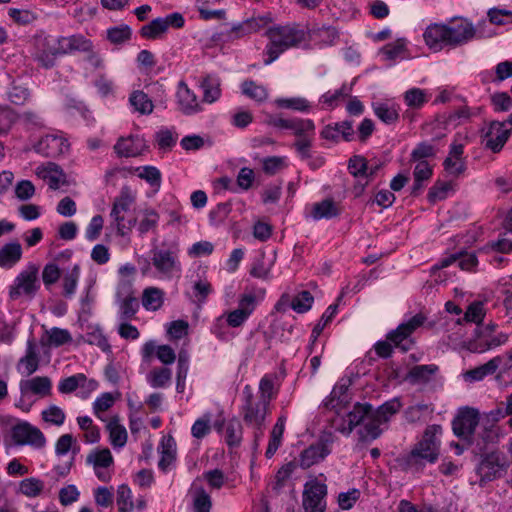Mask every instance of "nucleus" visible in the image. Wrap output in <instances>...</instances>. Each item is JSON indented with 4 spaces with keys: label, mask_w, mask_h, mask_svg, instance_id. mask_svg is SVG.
Instances as JSON below:
<instances>
[{
    "label": "nucleus",
    "mask_w": 512,
    "mask_h": 512,
    "mask_svg": "<svg viewBox=\"0 0 512 512\" xmlns=\"http://www.w3.org/2000/svg\"><path fill=\"white\" fill-rule=\"evenodd\" d=\"M19 388L23 396L37 395L39 397H46L51 394L52 382L47 376H36L21 380Z\"/></svg>",
    "instance_id": "nucleus-23"
},
{
    "label": "nucleus",
    "mask_w": 512,
    "mask_h": 512,
    "mask_svg": "<svg viewBox=\"0 0 512 512\" xmlns=\"http://www.w3.org/2000/svg\"><path fill=\"white\" fill-rule=\"evenodd\" d=\"M433 411L431 405L418 403L408 407L404 412V417L409 423H418L424 421L426 416L432 414Z\"/></svg>",
    "instance_id": "nucleus-49"
},
{
    "label": "nucleus",
    "mask_w": 512,
    "mask_h": 512,
    "mask_svg": "<svg viewBox=\"0 0 512 512\" xmlns=\"http://www.w3.org/2000/svg\"><path fill=\"white\" fill-rule=\"evenodd\" d=\"M242 93L250 99L263 102L268 98L267 89L252 80H245L241 85Z\"/></svg>",
    "instance_id": "nucleus-53"
},
{
    "label": "nucleus",
    "mask_w": 512,
    "mask_h": 512,
    "mask_svg": "<svg viewBox=\"0 0 512 512\" xmlns=\"http://www.w3.org/2000/svg\"><path fill=\"white\" fill-rule=\"evenodd\" d=\"M348 387L346 382H338L332 389L329 397L324 401V405L336 412H339L348 402Z\"/></svg>",
    "instance_id": "nucleus-34"
},
{
    "label": "nucleus",
    "mask_w": 512,
    "mask_h": 512,
    "mask_svg": "<svg viewBox=\"0 0 512 512\" xmlns=\"http://www.w3.org/2000/svg\"><path fill=\"white\" fill-rule=\"evenodd\" d=\"M448 45L457 47L472 40L476 34L473 24L465 18L455 17L445 24Z\"/></svg>",
    "instance_id": "nucleus-10"
},
{
    "label": "nucleus",
    "mask_w": 512,
    "mask_h": 512,
    "mask_svg": "<svg viewBox=\"0 0 512 512\" xmlns=\"http://www.w3.org/2000/svg\"><path fill=\"white\" fill-rule=\"evenodd\" d=\"M437 370L438 367L434 364L417 365L409 371L408 377L413 383H425L431 379Z\"/></svg>",
    "instance_id": "nucleus-54"
},
{
    "label": "nucleus",
    "mask_w": 512,
    "mask_h": 512,
    "mask_svg": "<svg viewBox=\"0 0 512 512\" xmlns=\"http://www.w3.org/2000/svg\"><path fill=\"white\" fill-rule=\"evenodd\" d=\"M401 407L400 399L395 397L380 405L376 410L372 409V414L376 417V421L386 424L400 411Z\"/></svg>",
    "instance_id": "nucleus-43"
},
{
    "label": "nucleus",
    "mask_w": 512,
    "mask_h": 512,
    "mask_svg": "<svg viewBox=\"0 0 512 512\" xmlns=\"http://www.w3.org/2000/svg\"><path fill=\"white\" fill-rule=\"evenodd\" d=\"M442 427L438 424L429 425L422 438L412 447L409 453L401 458L405 471L420 473L427 464H434L440 455Z\"/></svg>",
    "instance_id": "nucleus-1"
},
{
    "label": "nucleus",
    "mask_w": 512,
    "mask_h": 512,
    "mask_svg": "<svg viewBox=\"0 0 512 512\" xmlns=\"http://www.w3.org/2000/svg\"><path fill=\"white\" fill-rule=\"evenodd\" d=\"M118 296V320L121 321H129L135 318L136 313L139 310V302L138 299L132 294L129 293L123 298H120L119 293Z\"/></svg>",
    "instance_id": "nucleus-38"
},
{
    "label": "nucleus",
    "mask_w": 512,
    "mask_h": 512,
    "mask_svg": "<svg viewBox=\"0 0 512 512\" xmlns=\"http://www.w3.org/2000/svg\"><path fill=\"white\" fill-rule=\"evenodd\" d=\"M129 102L140 114L149 115L153 112V102L143 91H134L129 97Z\"/></svg>",
    "instance_id": "nucleus-48"
},
{
    "label": "nucleus",
    "mask_w": 512,
    "mask_h": 512,
    "mask_svg": "<svg viewBox=\"0 0 512 512\" xmlns=\"http://www.w3.org/2000/svg\"><path fill=\"white\" fill-rule=\"evenodd\" d=\"M464 153V145L456 140L451 144L449 154L443 162L445 171L453 176L458 177L465 169V161L462 157Z\"/></svg>",
    "instance_id": "nucleus-22"
},
{
    "label": "nucleus",
    "mask_w": 512,
    "mask_h": 512,
    "mask_svg": "<svg viewBox=\"0 0 512 512\" xmlns=\"http://www.w3.org/2000/svg\"><path fill=\"white\" fill-rule=\"evenodd\" d=\"M154 354H156L158 360L166 366L173 364L176 360V353L169 345L157 346L153 340L144 343L141 348L142 360L146 363H150Z\"/></svg>",
    "instance_id": "nucleus-20"
},
{
    "label": "nucleus",
    "mask_w": 512,
    "mask_h": 512,
    "mask_svg": "<svg viewBox=\"0 0 512 512\" xmlns=\"http://www.w3.org/2000/svg\"><path fill=\"white\" fill-rule=\"evenodd\" d=\"M33 48V59L46 69L54 67L57 57L63 55L60 36L37 34L34 37Z\"/></svg>",
    "instance_id": "nucleus-4"
},
{
    "label": "nucleus",
    "mask_w": 512,
    "mask_h": 512,
    "mask_svg": "<svg viewBox=\"0 0 512 512\" xmlns=\"http://www.w3.org/2000/svg\"><path fill=\"white\" fill-rule=\"evenodd\" d=\"M403 99L409 108L420 109L429 101V96L423 89L411 88L403 94Z\"/></svg>",
    "instance_id": "nucleus-50"
},
{
    "label": "nucleus",
    "mask_w": 512,
    "mask_h": 512,
    "mask_svg": "<svg viewBox=\"0 0 512 512\" xmlns=\"http://www.w3.org/2000/svg\"><path fill=\"white\" fill-rule=\"evenodd\" d=\"M354 130L351 121H343L334 125H327L321 131V136L324 139L332 141H351L353 139Z\"/></svg>",
    "instance_id": "nucleus-28"
},
{
    "label": "nucleus",
    "mask_w": 512,
    "mask_h": 512,
    "mask_svg": "<svg viewBox=\"0 0 512 512\" xmlns=\"http://www.w3.org/2000/svg\"><path fill=\"white\" fill-rule=\"evenodd\" d=\"M510 134L511 129H508L507 123L493 121L490 123L488 130L484 135V147L494 153H498L504 147L505 143L510 137Z\"/></svg>",
    "instance_id": "nucleus-16"
},
{
    "label": "nucleus",
    "mask_w": 512,
    "mask_h": 512,
    "mask_svg": "<svg viewBox=\"0 0 512 512\" xmlns=\"http://www.w3.org/2000/svg\"><path fill=\"white\" fill-rule=\"evenodd\" d=\"M494 422H499L507 416L512 415V393L506 396L504 401H501L497 407L485 414Z\"/></svg>",
    "instance_id": "nucleus-62"
},
{
    "label": "nucleus",
    "mask_w": 512,
    "mask_h": 512,
    "mask_svg": "<svg viewBox=\"0 0 512 512\" xmlns=\"http://www.w3.org/2000/svg\"><path fill=\"white\" fill-rule=\"evenodd\" d=\"M176 99L178 109L185 115H194L202 111L197 95L189 89L184 81L178 83Z\"/></svg>",
    "instance_id": "nucleus-19"
},
{
    "label": "nucleus",
    "mask_w": 512,
    "mask_h": 512,
    "mask_svg": "<svg viewBox=\"0 0 512 512\" xmlns=\"http://www.w3.org/2000/svg\"><path fill=\"white\" fill-rule=\"evenodd\" d=\"M265 295V288L258 286L246 287L244 293L239 297L238 307L251 316L257 305L264 300Z\"/></svg>",
    "instance_id": "nucleus-26"
},
{
    "label": "nucleus",
    "mask_w": 512,
    "mask_h": 512,
    "mask_svg": "<svg viewBox=\"0 0 512 512\" xmlns=\"http://www.w3.org/2000/svg\"><path fill=\"white\" fill-rule=\"evenodd\" d=\"M69 143L66 138L58 134H47L35 145V151L45 157L55 158L66 153Z\"/></svg>",
    "instance_id": "nucleus-17"
},
{
    "label": "nucleus",
    "mask_w": 512,
    "mask_h": 512,
    "mask_svg": "<svg viewBox=\"0 0 512 512\" xmlns=\"http://www.w3.org/2000/svg\"><path fill=\"white\" fill-rule=\"evenodd\" d=\"M290 130L298 137L314 136L315 124L310 119L292 118Z\"/></svg>",
    "instance_id": "nucleus-59"
},
{
    "label": "nucleus",
    "mask_w": 512,
    "mask_h": 512,
    "mask_svg": "<svg viewBox=\"0 0 512 512\" xmlns=\"http://www.w3.org/2000/svg\"><path fill=\"white\" fill-rule=\"evenodd\" d=\"M266 35L269 43L265 48V54L268 56L264 60L265 65L274 62L286 50L300 45L306 37L303 29L290 25L270 28Z\"/></svg>",
    "instance_id": "nucleus-2"
},
{
    "label": "nucleus",
    "mask_w": 512,
    "mask_h": 512,
    "mask_svg": "<svg viewBox=\"0 0 512 512\" xmlns=\"http://www.w3.org/2000/svg\"><path fill=\"white\" fill-rule=\"evenodd\" d=\"M480 421L478 410L469 407L461 409L452 421L453 432L458 438L471 443Z\"/></svg>",
    "instance_id": "nucleus-9"
},
{
    "label": "nucleus",
    "mask_w": 512,
    "mask_h": 512,
    "mask_svg": "<svg viewBox=\"0 0 512 512\" xmlns=\"http://www.w3.org/2000/svg\"><path fill=\"white\" fill-rule=\"evenodd\" d=\"M146 149L145 140L138 135L120 138L114 145V150L120 157H137Z\"/></svg>",
    "instance_id": "nucleus-24"
},
{
    "label": "nucleus",
    "mask_w": 512,
    "mask_h": 512,
    "mask_svg": "<svg viewBox=\"0 0 512 512\" xmlns=\"http://www.w3.org/2000/svg\"><path fill=\"white\" fill-rule=\"evenodd\" d=\"M286 417L280 416L272 428L268 447L265 452L267 458H272L278 448L281 446L283 434L285 431Z\"/></svg>",
    "instance_id": "nucleus-40"
},
{
    "label": "nucleus",
    "mask_w": 512,
    "mask_h": 512,
    "mask_svg": "<svg viewBox=\"0 0 512 512\" xmlns=\"http://www.w3.org/2000/svg\"><path fill=\"white\" fill-rule=\"evenodd\" d=\"M63 55L73 54L75 52H91L93 43L90 39L81 34L70 36H60Z\"/></svg>",
    "instance_id": "nucleus-29"
},
{
    "label": "nucleus",
    "mask_w": 512,
    "mask_h": 512,
    "mask_svg": "<svg viewBox=\"0 0 512 512\" xmlns=\"http://www.w3.org/2000/svg\"><path fill=\"white\" fill-rule=\"evenodd\" d=\"M310 214L316 221L321 219H331L340 214V208L334 200L324 199L312 205Z\"/></svg>",
    "instance_id": "nucleus-37"
},
{
    "label": "nucleus",
    "mask_w": 512,
    "mask_h": 512,
    "mask_svg": "<svg viewBox=\"0 0 512 512\" xmlns=\"http://www.w3.org/2000/svg\"><path fill=\"white\" fill-rule=\"evenodd\" d=\"M117 505L119 512H131L133 510L132 492L127 485L123 484L118 487Z\"/></svg>",
    "instance_id": "nucleus-64"
},
{
    "label": "nucleus",
    "mask_w": 512,
    "mask_h": 512,
    "mask_svg": "<svg viewBox=\"0 0 512 512\" xmlns=\"http://www.w3.org/2000/svg\"><path fill=\"white\" fill-rule=\"evenodd\" d=\"M382 424V422L376 421V417L371 414L368 418V422L364 425L363 429L359 431L361 440L377 439L382 434V429L380 428Z\"/></svg>",
    "instance_id": "nucleus-63"
},
{
    "label": "nucleus",
    "mask_w": 512,
    "mask_h": 512,
    "mask_svg": "<svg viewBox=\"0 0 512 512\" xmlns=\"http://www.w3.org/2000/svg\"><path fill=\"white\" fill-rule=\"evenodd\" d=\"M243 429L237 419L228 421L225 428V440L229 446H238L242 440Z\"/></svg>",
    "instance_id": "nucleus-57"
},
{
    "label": "nucleus",
    "mask_w": 512,
    "mask_h": 512,
    "mask_svg": "<svg viewBox=\"0 0 512 512\" xmlns=\"http://www.w3.org/2000/svg\"><path fill=\"white\" fill-rule=\"evenodd\" d=\"M164 291L158 287H147L142 293V305L147 311H157L164 303Z\"/></svg>",
    "instance_id": "nucleus-41"
},
{
    "label": "nucleus",
    "mask_w": 512,
    "mask_h": 512,
    "mask_svg": "<svg viewBox=\"0 0 512 512\" xmlns=\"http://www.w3.org/2000/svg\"><path fill=\"white\" fill-rule=\"evenodd\" d=\"M507 340L508 336L504 333H499L489 337H481L473 348V351L477 353H484L505 344Z\"/></svg>",
    "instance_id": "nucleus-52"
},
{
    "label": "nucleus",
    "mask_w": 512,
    "mask_h": 512,
    "mask_svg": "<svg viewBox=\"0 0 512 512\" xmlns=\"http://www.w3.org/2000/svg\"><path fill=\"white\" fill-rule=\"evenodd\" d=\"M39 367V358L36 346L33 340H28L25 356L22 357L18 364V371L27 376L37 371Z\"/></svg>",
    "instance_id": "nucleus-36"
},
{
    "label": "nucleus",
    "mask_w": 512,
    "mask_h": 512,
    "mask_svg": "<svg viewBox=\"0 0 512 512\" xmlns=\"http://www.w3.org/2000/svg\"><path fill=\"white\" fill-rule=\"evenodd\" d=\"M203 90V101L209 104L221 97V80L216 74H207L200 81Z\"/></svg>",
    "instance_id": "nucleus-32"
},
{
    "label": "nucleus",
    "mask_w": 512,
    "mask_h": 512,
    "mask_svg": "<svg viewBox=\"0 0 512 512\" xmlns=\"http://www.w3.org/2000/svg\"><path fill=\"white\" fill-rule=\"evenodd\" d=\"M269 404L256 399L251 386L246 385L242 391L241 415L245 424L255 430V440L263 435Z\"/></svg>",
    "instance_id": "nucleus-3"
},
{
    "label": "nucleus",
    "mask_w": 512,
    "mask_h": 512,
    "mask_svg": "<svg viewBox=\"0 0 512 512\" xmlns=\"http://www.w3.org/2000/svg\"><path fill=\"white\" fill-rule=\"evenodd\" d=\"M331 442V439L321 437L316 444L310 445L303 450L299 456L300 467L307 469L324 460L331 452L329 448Z\"/></svg>",
    "instance_id": "nucleus-18"
},
{
    "label": "nucleus",
    "mask_w": 512,
    "mask_h": 512,
    "mask_svg": "<svg viewBox=\"0 0 512 512\" xmlns=\"http://www.w3.org/2000/svg\"><path fill=\"white\" fill-rule=\"evenodd\" d=\"M134 197L131 195L130 190L127 187L122 188L120 195L115 198L110 217L116 225L117 232L119 235H126L127 231L131 229V225L125 224V214L129 211Z\"/></svg>",
    "instance_id": "nucleus-12"
},
{
    "label": "nucleus",
    "mask_w": 512,
    "mask_h": 512,
    "mask_svg": "<svg viewBox=\"0 0 512 512\" xmlns=\"http://www.w3.org/2000/svg\"><path fill=\"white\" fill-rule=\"evenodd\" d=\"M500 468L498 457L494 454H489L479 463L477 473L482 479L491 480L497 475Z\"/></svg>",
    "instance_id": "nucleus-44"
},
{
    "label": "nucleus",
    "mask_w": 512,
    "mask_h": 512,
    "mask_svg": "<svg viewBox=\"0 0 512 512\" xmlns=\"http://www.w3.org/2000/svg\"><path fill=\"white\" fill-rule=\"evenodd\" d=\"M502 437L503 433L497 422L484 415L479 424V432L474 436L471 444L475 443L478 450L482 452L489 444L497 443Z\"/></svg>",
    "instance_id": "nucleus-14"
},
{
    "label": "nucleus",
    "mask_w": 512,
    "mask_h": 512,
    "mask_svg": "<svg viewBox=\"0 0 512 512\" xmlns=\"http://www.w3.org/2000/svg\"><path fill=\"white\" fill-rule=\"evenodd\" d=\"M158 450L161 455L158 467L162 471H166L176 459V442L174 438L171 435L163 436Z\"/></svg>",
    "instance_id": "nucleus-33"
},
{
    "label": "nucleus",
    "mask_w": 512,
    "mask_h": 512,
    "mask_svg": "<svg viewBox=\"0 0 512 512\" xmlns=\"http://www.w3.org/2000/svg\"><path fill=\"white\" fill-rule=\"evenodd\" d=\"M35 173L39 178L47 181L49 187L53 190L58 189L60 185L66 181L63 171L58 165L52 162L38 166Z\"/></svg>",
    "instance_id": "nucleus-27"
},
{
    "label": "nucleus",
    "mask_w": 512,
    "mask_h": 512,
    "mask_svg": "<svg viewBox=\"0 0 512 512\" xmlns=\"http://www.w3.org/2000/svg\"><path fill=\"white\" fill-rule=\"evenodd\" d=\"M151 262L162 278L170 279L174 274L181 271L177 246L168 249L153 248L151 250Z\"/></svg>",
    "instance_id": "nucleus-6"
},
{
    "label": "nucleus",
    "mask_w": 512,
    "mask_h": 512,
    "mask_svg": "<svg viewBox=\"0 0 512 512\" xmlns=\"http://www.w3.org/2000/svg\"><path fill=\"white\" fill-rule=\"evenodd\" d=\"M423 38L426 45L434 51H440L443 47L449 46V37L443 23L430 24L424 31Z\"/></svg>",
    "instance_id": "nucleus-25"
},
{
    "label": "nucleus",
    "mask_w": 512,
    "mask_h": 512,
    "mask_svg": "<svg viewBox=\"0 0 512 512\" xmlns=\"http://www.w3.org/2000/svg\"><path fill=\"white\" fill-rule=\"evenodd\" d=\"M113 462V456L108 448L94 450L87 456V463L93 465L96 476L103 482L110 480V474L103 469L110 467Z\"/></svg>",
    "instance_id": "nucleus-21"
},
{
    "label": "nucleus",
    "mask_w": 512,
    "mask_h": 512,
    "mask_svg": "<svg viewBox=\"0 0 512 512\" xmlns=\"http://www.w3.org/2000/svg\"><path fill=\"white\" fill-rule=\"evenodd\" d=\"M172 380V371L168 367H155L147 375V383L154 389L166 388Z\"/></svg>",
    "instance_id": "nucleus-42"
},
{
    "label": "nucleus",
    "mask_w": 512,
    "mask_h": 512,
    "mask_svg": "<svg viewBox=\"0 0 512 512\" xmlns=\"http://www.w3.org/2000/svg\"><path fill=\"white\" fill-rule=\"evenodd\" d=\"M327 485L317 478L304 485L302 503L305 512H325Z\"/></svg>",
    "instance_id": "nucleus-8"
},
{
    "label": "nucleus",
    "mask_w": 512,
    "mask_h": 512,
    "mask_svg": "<svg viewBox=\"0 0 512 512\" xmlns=\"http://www.w3.org/2000/svg\"><path fill=\"white\" fill-rule=\"evenodd\" d=\"M502 364V356H496L485 364L470 369L464 373V378L469 382H477L483 380L488 375H493Z\"/></svg>",
    "instance_id": "nucleus-30"
},
{
    "label": "nucleus",
    "mask_w": 512,
    "mask_h": 512,
    "mask_svg": "<svg viewBox=\"0 0 512 512\" xmlns=\"http://www.w3.org/2000/svg\"><path fill=\"white\" fill-rule=\"evenodd\" d=\"M352 85L343 84L339 89L331 92L324 93L320 101L326 104L329 108H334L340 99H343L350 95Z\"/></svg>",
    "instance_id": "nucleus-60"
},
{
    "label": "nucleus",
    "mask_w": 512,
    "mask_h": 512,
    "mask_svg": "<svg viewBox=\"0 0 512 512\" xmlns=\"http://www.w3.org/2000/svg\"><path fill=\"white\" fill-rule=\"evenodd\" d=\"M110 442L113 447H123L127 442L126 428L119 423L118 417H113L107 424Z\"/></svg>",
    "instance_id": "nucleus-45"
},
{
    "label": "nucleus",
    "mask_w": 512,
    "mask_h": 512,
    "mask_svg": "<svg viewBox=\"0 0 512 512\" xmlns=\"http://www.w3.org/2000/svg\"><path fill=\"white\" fill-rule=\"evenodd\" d=\"M86 382V376L78 373L62 379L58 384V390L62 394H69L74 392L77 388H83Z\"/></svg>",
    "instance_id": "nucleus-58"
},
{
    "label": "nucleus",
    "mask_w": 512,
    "mask_h": 512,
    "mask_svg": "<svg viewBox=\"0 0 512 512\" xmlns=\"http://www.w3.org/2000/svg\"><path fill=\"white\" fill-rule=\"evenodd\" d=\"M425 316L421 313L414 315L407 322L400 324L387 335V339L402 351H408L412 341L409 336L425 322Z\"/></svg>",
    "instance_id": "nucleus-11"
},
{
    "label": "nucleus",
    "mask_w": 512,
    "mask_h": 512,
    "mask_svg": "<svg viewBox=\"0 0 512 512\" xmlns=\"http://www.w3.org/2000/svg\"><path fill=\"white\" fill-rule=\"evenodd\" d=\"M273 264V259H266L265 254H261L254 260L250 269V275L255 278L268 280L270 279Z\"/></svg>",
    "instance_id": "nucleus-47"
},
{
    "label": "nucleus",
    "mask_w": 512,
    "mask_h": 512,
    "mask_svg": "<svg viewBox=\"0 0 512 512\" xmlns=\"http://www.w3.org/2000/svg\"><path fill=\"white\" fill-rule=\"evenodd\" d=\"M12 439L18 445H30L42 448L46 444V438L42 431L28 422L15 425L11 431Z\"/></svg>",
    "instance_id": "nucleus-13"
},
{
    "label": "nucleus",
    "mask_w": 512,
    "mask_h": 512,
    "mask_svg": "<svg viewBox=\"0 0 512 512\" xmlns=\"http://www.w3.org/2000/svg\"><path fill=\"white\" fill-rule=\"evenodd\" d=\"M194 512H210L212 501L210 495L203 487H194L192 490Z\"/></svg>",
    "instance_id": "nucleus-56"
},
{
    "label": "nucleus",
    "mask_w": 512,
    "mask_h": 512,
    "mask_svg": "<svg viewBox=\"0 0 512 512\" xmlns=\"http://www.w3.org/2000/svg\"><path fill=\"white\" fill-rule=\"evenodd\" d=\"M270 22L267 16L252 17L243 21L242 23L232 27L231 32L235 33L236 37H243L248 34L256 33L265 28Z\"/></svg>",
    "instance_id": "nucleus-35"
},
{
    "label": "nucleus",
    "mask_w": 512,
    "mask_h": 512,
    "mask_svg": "<svg viewBox=\"0 0 512 512\" xmlns=\"http://www.w3.org/2000/svg\"><path fill=\"white\" fill-rule=\"evenodd\" d=\"M38 272L39 269L35 264H29L23 269L9 288L10 299L17 300L21 296L33 298L40 288Z\"/></svg>",
    "instance_id": "nucleus-5"
},
{
    "label": "nucleus",
    "mask_w": 512,
    "mask_h": 512,
    "mask_svg": "<svg viewBox=\"0 0 512 512\" xmlns=\"http://www.w3.org/2000/svg\"><path fill=\"white\" fill-rule=\"evenodd\" d=\"M375 115L385 124H394L399 119V111L395 105L377 103L373 105Z\"/></svg>",
    "instance_id": "nucleus-51"
},
{
    "label": "nucleus",
    "mask_w": 512,
    "mask_h": 512,
    "mask_svg": "<svg viewBox=\"0 0 512 512\" xmlns=\"http://www.w3.org/2000/svg\"><path fill=\"white\" fill-rule=\"evenodd\" d=\"M80 277V268L75 265L69 272L63 277V295L67 298H71L76 291L77 284Z\"/></svg>",
    "instance_id": "nucleus-61"
},
{
    "label": "nucleus",
    "mask_w": 512,
    "mask_h": 512,
    "mask_svg": "<svg viewBox=\"0 0 512 512\" xmlns=\"http://www.w3.org/2000/svg\"><path fill=\"white\" fill-rule=\"evenodd\" d=\"M433 174L432 167L427 161H419L413 171L414 183L411 188L412 195H419L424 187V182H427Z\"/></svg>",
    "instance_id": "nucleus-39"
},
{
    "label": "nucleus",
    "mask_w": 512,
    "mask_h": 512,
    "mask_svg": "<svg viewBox=\"0 0 512 512\" xmlns=\"http://www.w3.org/2000/svg\"><path fill=\"white\" fill-rule=\"evenodd\" d=\"M185 24L183 15L179 12L168 14L165 17H158L143 25L139 30L141 37L147 40L161 39L167 33L170 27L182 28Z\"/></svg>",
    "instance_id": "nucleus-7"
},
{
    "label": "nucleus",
    "mask_w": 512,
    "mask_h": 512,
    "mask_svg": "<svg viewBox=\"0 0 512 512\" xmlns=\"http://www.w3.org/2000/svg\"><path fill=\"white\" fill-rule=\"evenodd\" d=\"M22 247L17 241L6 243L0 247V267L10 269L22 258Z\"/></svg>",
    "instance_id": "nucleus-31"
},
{
    "label": "nucleus",
    "mask_w": 512,
    "mask_h": 512,
    "mask_svg": "<svg viewBox=\"0 0 512 512\" xmlns=\"http://www.w3.org/2000/svg\"><path fill=\"white\" fill-rule=\"evenodd\" d=\"M372 414V405L368 403H357L353 409L347 414V418H341L338 424L337 420H334V426L337 431L344 435H349L353 429L360 425L365 419H368Z\"/></svg>",
    "instance_id": "nucleus-15"
},
{
    "label": "nucleus",
    "mask_w": 512,
    "mask_h": 512,
    "mask_svg": "<svg viewBox=\"0 0 512 512\" xmlns=\"http://www.w3.org/2000/svg\"><path fill=\"white\" fill-rule=\"evenodd\" d=\"M274 103L279 108L291 109L298 112H308L311 109L310 102L303 97L277 98Z\"/></svg>",
    "instance_id": "nucleus-55"
},
{
    "label": "nucleus",
    "mask_w": 512,
    "mask_h": 512,
    "mask_svg": "<svg viewBox=\"0 0 512 512\" xmlns=\"http://www.w3.org/2000/svg\"><path fill=\"white\" fill-rule=\"evenodd\" d=\"M44 490V482L36 477L25 478L19 483V492L28 498H36L40 496Z\"/></svg>",
    "instance_id": "nucleus-46"
}]
</instances>
